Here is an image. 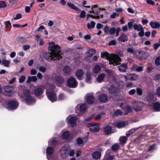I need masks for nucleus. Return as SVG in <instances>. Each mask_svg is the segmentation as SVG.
Instances as JSON below:
<instances>
[{"label":"nucleus","instance_id":"obj_57","mask_svg":"<svg viewBox=\"0 0 160 160\" xmlns=\"http://www.w3.org/2000/svg\"><path fill=\"white\" fill-rule=\"evenodd\" d=\"M96 52V50L94 49H91L88 51V53L90 54L89 56L91 57L92 55Z\"/></svg>","mask_w":160,"mask_h":160},{"label":"nucleus","instance_id":"obj_21","mask_svg":"<svg viewBox=\"0 0 160 160\" xmlns=\"http://www.w3.org/2000/svg\"><path fill=\"white\" fill-rule=\"evenodd\" d=\"M108 96L106 94L101 95L99 97V100L102 102H105L108 101Z\"/></svg>","mask_w":160,"mask_h":160},{"label":"nucleus","instance_id":"obj_7","mask_svg":"<svg viewBox=\"0 0 160 160\" xmlns=\"http://www.w3.org/2000/svg\"><path fill=\"white\" fill-rule=\"evenodd\" d=\"M6 107L8 109L12 110L16 109L18 107L19 102L15 100H9L5 103Z\"/></svg>","mask_w":160,"mask_h":160},{"label":"nucleus","instance_id":"obj_61","mask_svg":"<svg viewBox=\"0 0 160 160\" xmlns=\"http://www.w3.org/2000/svg\"><path fill=\"white\" fill-rule=\"evenodd\" d=\"M25 77L24 75H22L21 76L19 80V82L20 83H22L25 80Z\"/></svg>","mask_w":160,"mask_h":160},{"label":"nucleus","instance_id":"obj_60","mask_svg":"<svg viewBox=\"0 0 160 160\" xmlns=\"http://www.w3.org/2000/svg\"><path fill=\"white\" fill-rule=\"evenodd\" d=\"M66 96L63 94H60L58 96V99L60 100H63L65 99Z\"/></svg>","mask_w":160,"mask_h":160},{"label":"nucleus","instance_id":"obj_31","mask_svg":"<svg viewBox=\"0 0 160 160\" xmlns=\"http://www.w3.org/2000/svg\"><path fill=\"white\" fill-rule=\"evenodd\" d=\"M67 5L68 6L69 8H71L72 9L76 10L77 11H80V9L77 7H76L74 4L68 2L67 3Z\"/></svg>","mask_w":160,"mask_h":160},{"label":"nucleus","instance_id":"obj_18","mask_svg":"<svg viewBox=\"0 0 160 160\" xmlns=\"http://www.w3.org/2000/svg\"><path fill=\"white\" fill-rule=\"evenodd\" d=\"M85 101L86 102L89 104L92 103L94 102V98L91 94H88L86 95Z\"/></svg>","mask_w":160,"mask_h":160},{"label":"nucleus","instance_id":"obj_16","mask_svg":"<svg viewBox=\"0 0 160 160\" xmlns=\"http://www.w3.org/2000/svg\"><path fill=\"white\" fill-rule=\"evenodd\" d=\"M121 30V29L120 27H117L116 29L115 27H113L110 28L109 33L111 35H112L116 33V36L118 37L119 35V32Z\"/></svg>","mask_w":160,"mask_h":160},{"label":"nucleus","instance_id":"obj_5","mask_svg":"<svg viewBox=\"0 0 160 160\" xmlns=\"http://www.w3.org/2000/svg\"><path fill=\"white\" fill-rule=\"evenodd\" d=\"M21 97L25 99L27 104L28 105L32 104L36 102L35 98L30 95V92L27 89H24L23 94Z\"/></svg>","mask_w":160,"mask_h":160},{"label":"nucleus","instance_id":"obj_6","mask_svg":"<svg viewBox=\"0 0 160 160\" xmlns=\"http://www.w3.org/2000/svg\"><path fill=\"white\" fill-rule=\"evenodd\" d=\"M101 9L98 8L96 5L92 6L91 7V9L90 10L89 12L95 15H93L89 14L86 15V19H88L90 17H91L95 19H98L100 17L99 13L100 12Z\"/></svg>","mask_w":160,"mask_h":160},{"label":"nucleus","instance_id":"obj_55","mask_svg":"<svg viewBox=\"0 0 160 160\" xmlns=\"http://www.w3.org/2000/svg\"><path fill=\"white\" fill-rule=\"evenodd\" d=\"M38 68L39 71L42 72H45L46 70V68L43 66L39 67Z\"/></svg>","mask_w":160,"mask_h":160},{"label":"nucleus","instance_id":"obj_50","mask_svg":"<svg viewBox=\"0 0 160 160\" xmlns=\"http://www.w3.org/2000/svg\"><path fill=\"white\" fill-rule=\"evenodd\" d=\"M127 51L128 52H129L134 54H135L137 53L136 51L134 50L132 48H128L127 49Z\"/></svg>","mask_w":160,"mask_h":160},{"label":"nucleus","instance_id":"obj_11","mask_svg":"<svg viewBox=\"0 0 160 160\" xmlns=\"http://www.w3.org/2000/svg\"><path fill=\"white\" fill-rule=\"evenodd\" d=\"M54 151V149L53 148L49 146L47 148L46 155L48 160H54V158L52 156Z\"/></svg>","mask_w":160,"mask_h":160},{"label":"nucleus","instance_id":"obj_9","mask_svg":"<svg viewBox=\"0 0 160 160\" xmlns=\"http://www.w3.org/2000/svg\"><path fill=\"white\" fill-rule=\"evenodd\" d=\"M45 88L43 86H41L36 88L34 91V93L37 98L39 99H41L42 98V94L43 92V90Z\"/></svg>","mask_w":160,"mask_h":160},{"label":"nucleus","instance_id":"obj_37","mask_svg":"<svg viewBox=\"0 0 160 160\" xmlns=\"http://www.w3.org/2000/svg\"><path fill=\"white\" fill-rule=\"evenodd\" d=\"M153 107L155 111L158 112L160 111V103H159L158 102L155 103L153 104Z\"/></svg>","mask_w":160,"mask_h":160},{"label":"nucleus","instance_id":"obj_24","mask_svg":"<svg viewBox=\"0 0 160 160\" xmlns=\"http://www.w3.org/2000/svg\"><path fill=\"white\" fill-rule=\"evenodd\" d=\"M92 156L93 159H99L101 157V153L100 152H95L92 153Z\"/></svg>","mask_w":160,"mask_h":160},{"label":"nucleus","instance_id":"obj_48","mask_svg":"<svg viewBox=\"0 0 160 160\" xmlns=\"http://www.w3.org/2000/svg\"><path fill=\"white\" fill-rule=\"evenodd\" d=\"M119 147V145L118 143H116L113 145L112 147V150L114 151L117 150Z\"/></svg>","mask_w":160,"mask_h":160},{"label":"nucleus","instance_id":"obj_54","mask_svg":"<svg viewBox=\"0 0 160 160\" xmlns=\"http://www.w3.org/2000/svg\"><path fill=\"white\" fill-rule=\"evenodd\" d=\"M7 6L6 2L3 1L0 2V8H4Z\"/></svg>","mask_w":160,"mask_h":160},{"label":"nucleus","instance_id":"obj_43","mask_svg":"<svg viewBox=\"0 0 160 160\" xmlns=\"http://www.w3.org/2000/svg\"><path fill=\"white\" fill-rule=\"evenodd\" d=\"M2 63L4 66L8 67L10 64V61L9 60H6L4 59L2 60Z\"/></svg>","mask_w":160,"mask_h":160},{"label":"nucleus","instance_id":"obj_13","mask_svg":"<svg viewBox=\"0 0 160 160\" xmlns=\"http://www.w3.org/2000/svg\"><path fill=\"white\" fill-rule=\"evenodd\" d=\"M68 86L72 88H75L78 86V82L76 79L73 77H71L67 81Z\"/></svg>","mask_w":160,"mask_h":160},{"label":"nucleus","instance_id":"obj_8","mask_svg":"<svg viewBox=\"0 0 160 160\" xmlns=\"http://www.w3.org/2000/svg\"><path fill=\"white\" fill-rule=\"evenodd\" d=\"M87 106L85 103L78 104L75 108V111L78 116L82 114L86 111Z\"/></svg>","mask_w":160,"mask_h":160},{"label":"nucleus","instance_id":"obj_3","mask_svg":"<svg viewBox=\"0 0 160 160\" xmlns=\"http://www.w3.org/2000/svg\"><path fill=\"white\" fill-rule=\"evenodd\" d=\"M46 87V95L48 99L52 102L56 101L57 97L54 92V89L55 87V85L47 83Z\"/></svg>","mask_w":160,"mask_h":160},{"label":"nucleus","instance_id":"obj_28","mask_svg":"<svg viewBox=\"0 0 160 160\" xmlns=\"http://www.w3.org/2000/svg\"><path fill=\"white\" fill-rule=\"evenodd\" d=\"M127 37L126 35L124 33L122 34L118 38V40L120 42H124L127 40Z\"/></svg>","mask_w":160,"mask_h":160},{"label":"nucleus","instance_id":"obj_45","mask_svg":"<svg viewBox=\"0 0 160 160\" xmlns=\"http://www.w3.org/2000/svg\"><path fill=\"white\" fill-rule=\"evenodd\" d=\"M104 114L105 113L104 112H103L98 114L95 116H94V119L96 121L99 120L102 117L103 115H104Z\"/></svg>","mask_w":160,"mask_h":160},{"label":"nucleus","instance_id":"obj_63","mask_svg":"<svg viewBox=\"0 0 160 160\" xmlns=\"http://www.w3.org/2000/svg\"><path fill=\"white\" fill-rule=\"evenodd\" d=\"M160 46V43H155L153 44V48L155 50H157L158 48Z\"/></svg>","mask_w":160,"mask_h":160},{"label":"nucleus","instance_id":"obj_40","mask_svg":"<svg viewBox=\"0 0 160 160\" xmlns=\"http://www.w3.org/2000/svg\"><path fill=\"white\" fill-rule=\"evenodd\" d=\"M129 79L131 81H135L138 78V76L136 74H130L129 75Z\"/></svg>","mask_w":160,"mask_h":160},{"label":"nucleus","instance_id":"obj_4","mask_svg":"<svg viewBox=\"0 0 160 160\" xmlns=\"http://www.w3.org/2000/svg\"><path fill=\"white\" fill-rule=\"evenodd\" d=\"M61 157L63 158H66L68 155L70 156H73L74 155V151L71 150L70 146L68 144H65L63 146L60 150Z\"/></svg>","mask_w":160,"mask_h":160},{"label":"nucleus","instance_id":"obj_27","mask_svg":"<svg viewBox=\"0 0 160 160\" xmlns=\"http://www.w3.org/2000/svg\"><path fill=\"white\" fill-rule=\"evenodd\" d=\"M128 124V122H118L116 125V127L119 128L123 127L124 126Z\"/></svg>","mask_w":160,"mask_h":160},{"label":"nucleus","instance_id":"obj_32","mask_svg":"<svg viewBox=\"0 0 160 160\" xmlns=\"http://www.w3.org/2000/svg\"><path fill=\"white\" fill-rule=\"evenodd\" d=\"M37 78L35 76L32 77L29 76L28 78L27 83H30L31 82H35L37 81Z\"/></svg>","mask_w":160,"mask_h":160},{"label":"nucleus","instance_id":"obj_41","mask_svg":"<svg viewBox=\"0 0 160 160\" xmlns=\"http://www.w3.org/2000/svg\"><path fill=\"white\" fill-rule=\"evenodd\" d=\"M117 91V88L114 86H112L108 89L109 92L111 94H113L115 93Z\"/></svg>","mask_w":160,"mask_h":160},{"label":"nucleus","instance_id":"obj_49","mask_svg":"<svg viewBox=\"0 0 160 160\" xmlns=\"http://www.w3.org/2000/svg\"><path fill=\"white\" fill-rule=\"evenodd\" d=\"M86 15V12L84 10L82 11L78 15V17L81 18H84Z\"/></svg>","mask_w":160,"mask_h":160},{"label":"nucleus","instance_id":"obj_25","mask_svg":"<svg viewBox=\"0 0 160 160\" xmlns=\"http://www.w3.org/2000/svg\"><path fill=\"white\" fill-rule=\"evenodd\" d=\"M127 68V65L126 63H123L118 67L119 71L121 72H125Z\"/></svg>","mask_w":160,"mask_h":160},{"label":"nucleus","instance_id":"obj_34","mask_svg":"<svg viewBox=\"0 0 160 160\" xmlns=\"http://www.w3.org/2000/svg\"><path fill=\"white\" fill-rule=\"evenodd\" d=\"M91 73L89 72H87L86 74V81L87 82L91 83Z\"/></svg>","mask_w":160,"mask_h":160},{"label":"nucleus","instance_id":"obj_35","mask_svg":"<svg viewBox=\"0 0 160 160\" xmlns=\"http://www.w3.org/2000/svg\"><path fill=\"white\" fill-rule=\"evenodd\" d=\"M128 137L125 136H121L119 138V141L121 144L125 143L127 140Z\"/></svg>","mask_w":160,"mask_h":160},{"label":"nucleus","instance_id":"obj_26","mask_svg":"<svg viewBox=\"0 0 160 160\" xmlns=\"http://www.w3.org/2000/svg\"><path fill=\"white\" fill-rule=\"evenodd\" d=\"M105 77V75L104 73H101L96 78L97 81L101 83L102 82Z\"/></svg>","mask_w":160,"mask_h":160},{"label":"nucleus","instance_id":"obj_46","mask_svg":"<svg viewBox=\"0 0 160 160\" xmlns=\"http://www.w3.org/2000/svg\"><path fill=\"white\" fill-rule=\"evenodd\" d=\"M95 23L94 21H91L90 23L87 24V27L88 29L93 28L95 26Z\"/></svg>","mask_w":160,"mask_h":160},{"label":"nucleus","instance_id":"obj_15","mask_svg":"<svg viewBox=\"0 0 160 160\" xmlns=\"http://www.w3.org/2000/svg\"><path fill=\"white\" fill-rule=\"evenodd\" d=\"M77 118L76 117L69 115L67 118V121L72 127H74L76 125V122Z\"/></svg>","mask_w":160,"mask_h":160},{"label":"nucleus","instance_id":"obj_20","mask_svg":"<svg viewBox=\"0 0 160 160\" xmlns=\"http://www.w3.org/2000/svg\"><path fill=\"white\" fill-rule=\"evenodd\" d=\"M83 72L82 69H78L76 71V75L77 78L79 80H82L83 78Z\"/></svg>","mask_w":160,"mask_h":160},{"label":"nucleus","instance_id":"obj_36","mask_svg":"<svg viewBox=\"0 0 160 160\" xmlns=\"http://www.w3.org/2000/svg\"><path fill=\"white\" fill-rule=\"evenodd\" d=\"M70 136V133L68 131H66L62 133V139H68Z\"/></svg>","mask_w":160,"mask_h":160},{"label":"nucleus","instance_id":"obj_62","mask_svg":"<svg viewBox=\"0 0 160 160\" xmlns=\"http://www.w3.org/2000/svg\"><path fill=\"white\" fill-rule=\"evenodd\" d=\"M156 145L155 144L152 145L151 146H149L148 148V151H151L152 150H154L156 149V147H155Z\"/></svg>","mask_w":160,"mask_h":160},{"label":"nucleus","instance_id":"obj_30","mask_svg":"<svg viewBox=\"0 0 160 160\" xmlns=\"http://www.w3.org/2000/svg\"><path fill=\"white\" fill-rule=\"evenodd\" d=\"M140 128V127L134 128L127 131L126 133V137H127L128 138V137L132 133H133L136 131L138 130Z\"/></svg>","mask_w":160,"mask_h":160},{"label":"nucleus","instance_id":"obj_38","mask_svg":"<svg viewBox=\"0 0 160 160\" xmlns=\"http://www.w3.org/2000/svg\"><path fill=\"white\" fill-rule=\"evenodd\" d=\"M137 57L139 59L144 58V51L140 50L138 52Z\"/></svg>","mask_w":160,"mask_h":160},{"label":"nucleus","instance_id":"obj_14","mask_svg":"<svg viewBox=\"0 0 160 160\" xmlns=\"http://www.w3.org/2000/svg\"><path fill=\"white\" fill-rule=\"evenodd\" d=\"M132 108L136 111H141L142 109V103L136 101H134L132 103Z\"/></svg>","mask_w":160,"mask_h":160},{"label":"nucleus","instance_id":"obj_42","mask_svg":"<svg viewBox=\"0 0 160 160\" xmlns=\"http://www.w3.org/2000/svg\"><path fill=\"white\" fill-rule=\"evenodd\" d=\"M71 70V68L69 67L68 66H65L64 67L63 69V72L66 74H68L70 72Z\"/></svg>","mask_w":160,"mask_h":160},{"label":"nucleus","instance_id":"obj_17","mask_svg":"<svg viewBox=\"0 0 160 160\" xmlns=\"http://www.w3.org/2000/svg\"><path fill=\"white\" fill-rule=\"evenodd\" d=\"M12 87L8 86H4V89L5 92H4V94L6 96H11L13 95V92L12 90Z\"/></svg>","mask_w":160,"mask_h":160},{"label":"nucleus","instance_id":"obj_12","mask_svg":"<svg viewBox=\"0 0 160 160\" xmlns=\"http://www.w3.org/2000/svg\"><path fill=\"white\" fill-rule=\"evenodd\" d=\"M133 28L136 31H140L138 34L139 36L142 37L144 36V32L142 26L140 24H135L133 26Z\"/></svg>","mask_w":160,"mask_h":160},{"label":"nucleus","instance_id":"obj_2","mask_svg":"<svg viewBox=\"0 0 160 160\" xmlns=\"http://www.w3.org/2000/svg\"><path fill=\"white\" fill-rule=\"evenodd\" d=\"M101 57H106L107 60L109 61V64L114 66L120 64L121 61L120 57L118 55L114 54H109L106 52H101Z\"/></svg>","mask_w":160,"mask_h":160},{"label":"nucleus","instance_id":"obj_39","mask_svg":"<svg viewBox=\"0 0 160 160\" xmlns=\"http://www.w3.org/2000/svg\"><path fill=\"white\" fill-rule=\"evenodd\" d=\"M57 143L56 138H52L48 141V145L50 146H54Z\"/></svg>","mask_w":160,"mask_h":160},{"label":"nucleus","instance_id":"obj_47","mask_svg":"<svg viewBox=\"0 0 160 160\" xmlns=\"http://www.w3.org/2000/svg\"><path fill=\"white\" fill-rule=\"evenodd\" d=\"M154 94L152 93H150L148 94V96L147 97V99L148 101H151L153 98Z\"/></svg>","mask_w":160,"mask_h":160},{"label":"nucleus","instance_id":"obj_64","mask_svg":"<svg viewBox=\"0 0 160 160\" xmlns=\"http://www.w3.org/2000/svg\"><path fill=\"white\" fill-rule=\"evenodd\" d=\"M110 28L108 26H106L103 29V31L104 32L106 33H108L109 32V30Z\"/></svg>","mask_w":160,"mask_h":160},{"label":"nucleus","instance_id":"obj_1","mask_svg":"<svg viewBox=\"0 0 160 160\" xmlns=\"http://www.w3.org/2000/svg\"><path fill=\"white\" fill-rule=\"evenodd\" d=\"M53 42L48 43L49 45H52L48 48V52H45L43 53L44 58L48 61L59 60L62 57L60 47L58 45H54Z\"/></svg>","mask_w":160,"mask_h":160},{"label":"nucleus","instance_id":"obj_19","mask_svg":"<svg viewBox=\"0 0 160 160\" xmlns=\"http://www.w3.org/2000/svg\"><path fill=\"white\" fill-rule=\"evenodd\" d=\"M87 137L84 138L83 139L81 138H78L77 140V144L79 146H83L84 144L87 142Z\"/></svg>","mask_w":160,"mask_h":160},{"label":"nucleus","instance_id":"obj_51","mask_svg":"<svg viewBox=\"0 0 160 160\" xmlns=\"http://www.w3.org/2000/svg\"><path fill=\"white\" fill-rule=\"evenodd\" d=\"M155 64L157 66H159L160 65V56H158L155 60Z\"/></svg>","mask_w":160,"mask_h":160},{"label":"nucleus","instance_id":"obj_33","mask_svg":"<svg viewBox=\"0 0 160 160\" xmlns=\"http://www.w3.org/2000/svg\"><path fill=\"white\" fill-rule=\"evenodd\" d=\"M131 70L133 71L140 72L143 70V67L142 66L137 67L136 65H134L132 67Z\"/></svg>","mask_w":160,"mask_h":160},{"label":"nucleus","instance_id":"obj_52","mask_svg":"<svg viewBox=\"0 0 160 160\" xmlns=\"http://www.w3.org/2000/svg\"><path fill=\"white\" fill-rule=\"evenodd\" d=\"M123 114V112L120 110H118L114 112V114L115 116H118L119 115H122Z\"/></svg>","mask_w":160,"mask_h":160},{"label":"nucleus","instance_id":"obj_58","mask_svg":"<svg viewBox=\"0 0 160 160\" xmlns=\"http://www.w3.org/2000/svg\"><path fill=\"white\" fill-rule=\"evenodd\" d=\"M94 114H92L90 116H89V117L85 119L84 121H88L90 120H91V119H92L93 118H94Z\"/></svg>","mask_w":160,"mask_h":160},{"label":"nucleus","instance_id":"obj_29","mask_svg":"<svg viewBox=\"0 0 160 160\" xmlns=\"http://www.w3.org/2000/svg\"><path fill=\"white\" fill-rule=\"evenodd\" d=\"M111 127L108 126L105 127L104 129V132L107 135H109L110 133H113L112 132Z\"/></svg>","mask_w":160,"mask_h":160},{"label":"nucleus","instance_id":"obj_59","mask_svg":"<svg viewBox=\"0 0 160 160\" xmlns=\"http://www.w3.org/2000/svg\"><path fill=\"white\" fill-rule=\"evenodd\" d=\"M114 157V155H108L107 156H106L107 160H113Z\"/></svg>","mask_w":160,"mask_h":160},{"label":"nucleus","instance_id":"obj_44","mask_svg":"<svg viewBox=\"0 0 160 160\" xmlns=\"http://www.w3.org/2000/svg\"><path fill=\"white\" fill-rule=\"evenodd\" d=\"M101 70V67L98 65H96L94 68L93 71L94 73H99Z\"/></svg>","mask_w":160,"mask_h":160},{"label":"nucleus","instance_id":"obj_22","mask_svg":"<svg viewBox=\"0 0 160 160\" xmlns=\"http://www.w3.org/2000/svg\"><path fill=\"white\" fill-rule=\"evenodd\" d=\"M150 25L153 29H157L160 27V23L157 22L151 21L150 22Z\"/></svg>","mask_w":160,"mask_h":160},{"label":"nucleus","instance_id":"obj_10","mask_svg":"<svg viewBox=\"0 0 160 160\" xmlns=\"http://www.w3.org/2000/svg\"><path fill=\"white\" fill-rule=\"evenodd\" d=\"M97 123H88L87 126L89 128V130L92 133H95L100 130V127Z\"/></svg>","mask_w":160,"mask_h":160},{"label":"nucleus","instance_id":"obj_53","mask_svg":"<svg viewBox=\"0 0 160 160\" xmlns=\"http://www.w3.org/2000/svg\"><path fill=\"white\" fill-rule=\"evenodd\" d=\"M137 93L139 95H141L142 94V91L141 88H138L136 89V90Z\"/></svg>","mask_w":160,"mask_h":160},{"label":"nucleus","instance_id":"obj_23","mask_svg":"<svg viewBox=\"0 0 160 160\" xmlns=\"http://www.w3.org/2000/svg\"><path fill=\"white\" fill-rule=\"evenodd\" d=\"M55 80L56 84L58 86H59L60 84L63 83L64 82L63 78L60 76L56 77L55 78Z\"/></svg>","mask_w":160,"mask_h":160},{"label":"nucleus","instance_id":"obj_56","mask_svg":"<svg viewBox=\"0 0 160 160\" xmlns=\"http://www.w3.org/2000/svg\"><path fill=\"white\" fill-rule=\"evenodd\" d=\"M105 71L108 73V75L109 76V77H112L113 76V73L111 71L108 69L106 70Z\"/></svg>","mask_w":160,"mask_h":160}]
</instances>
